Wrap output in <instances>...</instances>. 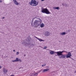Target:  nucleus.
Segmentation results:
<instances>
[{
  "label": "nucleus",
  "mask_w": 76,
  "mask_h": 76,
  "mask_svg": "<svg viewBox=\"0 0 76 76\" xmlns=\"http://www.w3.org/2000/svg\"><path fill=\"white\" fill-rule=\"evenodd\" d=\"M22 44H23V45H25V42H23L22 43Z\"/></svg>",
  "instance_id": "23"
},
{
  "label": "nucleus",
  "mask_w": 76,
  "mask_h": 76,
  "mask_svg": "<svg viewBox=\"0 0 76 76\" xmlns=\"http://www.w3.org/2000/svg\"><path fill=\"white\" fill-rule=\"evenodd\" d=\"M57 54V55H56V56H58V55H59V52H55L54 51H53V54Z\"/></svg>",
  "instance_id": "12"
},
{
  "label": "nucleus",
  "mask_w": 76,
  "mask_h": 76,
  "mask_svg": "<svg viewBox=\"0 0 76 76\" xmlns=\"http://www.w3.org/2000/svg\"><path fill=\"white\" fill-rule=\"evenodd\" d=\"M33 20H32V23H32V22H33Z\"/></svg>",
  "instance_id": "29"
},
{
  "label": "nucleus",
  "mask_w": 76,
  "mask_h": 76,
  "mask_svg": "<svg viewBox=\"0 0 76 76\" xmlns=\"http://www.w3.org/2000/svg\"><path fill=\"white\" fill-rule=\"evenodd\" d=\"M50 54H51L52 55L53 54H54V51H53V50H51L50 51Z\"/></svg>",
  "instance_id": "17"
},
{
  "label": "nucleus",
  "mask_w": 76,
  "mask_h": 76,
  "mask_svg": "<svg viewBox=\"0 0 76 76\" xmlns=\"http://www.w3.org/2000/svg\"><path fill=\"white\" fill-rule=\"evenodd\" d=\"M42 12L43 13H46V14H51V12L48 11L47 8L44 9L43 8H42Z\"/></svg>",
  "instance_id": "4"
},
{
  "label": "nucleus",
  "mask_w": 76,
  "mask_h": 76,
  "mask_svg": "<svg viewBox=\"0 0 76 76\" xmlns=\"http://www.w3.org/2000/svg\"><path fill=\"white\" fill-rule=\"evenodd\" d=\"M59 58H66H66H71V56H72V54H71V53L70 52H69L68 53V54L66 55H58Z\"/></svg>",
  "instance_id": "2"
},
{
  "label": "nucleus",
  "mask_w": 76,
  "mask_h": 76,
  "mask_svg": "<svg viewBox=\"0 0 76 76\" xmlns=\"http://www.w3.org/2000/svg\"><path fill=\"white\" fill-rule=\"evenodd\" d=\"M42 67H44V66H46V64H43V65H42Z\"/></svg>",
  "instance_id": "20"
},
{
  "label": "nucleus",
  "mask_w": 76,
  "mask_h": 76,
  "mask_svg": "<svg viewBox=\"0 0 76 76\" xmlns=\"http://www.w3.org/2000/svg\"><path fill=\"white\" fill-rule=\"evenodd\" d=\"M58 52H59V55H62V54H63L62 53L63 52H66V53H67V52L64 50L63 51H59Z\"/></svg>",
  "instance_id": "9"
},
{
  "label": "nucleus",
  "mask_w": 76,
  "mask_h": 76,
  "mask_svg": "<svg viewBox=\"0 0 76 76\" xmlns=\"http://www.w3.org/2000/svg\"><path fill=\"white\" fill-rule=\"evenodd\" d=\"M16 53H17L16 55H18V54H19V53L18 52H17Z\"/></svg>",
  "instance_id": "22"
},
{
  "label": "nucleus",
  "mask_w": 76,
  "mask_h": 76,
  "mask_svg": "<svg viewBox=\"0 0 76 76\" xmlns=\"http://www.w3.org/2000/svg\"><path fill=\"white\" fill-rule=\"evenodd\" d=\"M41 1H45V0H41Z\"/></svg>",
  "instance_id": "26"
},
{
  "label": "nucleus",
  "mask_w": 76,
  "mask_h": 76,
  "mask_svg": "<svg viewBox=\"0 0 76 76\" xmlns=\"http://www.w3.org/2000/svg\"><path fill=\"white\" fill-rule=\"evenodd\" d=\"M50 35V32H48V31H46L45 32V35L46 37H48L49 35Z\"/></svg>",
  "instance_id": "6"
},
{
  "label": "nucleus",
  "mask_w": 76,
  "mask_h": 76,
  "mask_svg": "<svg viewBox=\"0 0 76 76\" xmlns=\"http://www.w3.org/2000/svg\"><path fill=\"white\" fill-rule=\"evenodd\" d=\"M0 32H1V33H2V32H1V31H0Z\"/></svg>",
  "instance_id": "31"
},
{
  "label": "nucleus",
  "mask_w": 76,
  "mask_h": 76,
  "mask_svg": "<svg viewBox=\"0 0 76 76\" xmlns=\"http://www.w3.org/2000/svg\"><path fill=\"white\" fill-rule=\"evenodd\" d=\"M37 19H38V20H35L34 21V24L31 23V26H39V25H40V24L42 23V21L41 19L39 18H37Z\"/></svg>",
  "instance_id": "1"
},
{
  "label": "nucleus",
  "mask_w": 76,
  "mask_h": 76,
  "mask_svg": "<svg viewBox=\"0 0 76 76\" xmlns=\"http://www.w3.org/2000/svg\"><path fill=\"white\" fill-rule=\"evenodd\" d=\"M49 69H45L43 70L42 71L43 73H45L46 72H48V71H49Z\"/></svg>",
  "instance_id": "11"
},
{
  "label": "nucleus",
  "mask_w": 76,
  "mask_h": 76,
  "mask_svg": "<svg viewBox=\"0 0 76 76\" xmlns=\"http://www.w3.org/2000/svg\"><path fill=\"white\" fill-rule=\"evenodd\" d=\"M24 57H25L26 56V54L24 55Z\"/></svg>",
  "instance_id": "28"
},
{
  "label": "nucleus",
  "mask_w": 76,
  "mask_h": 76,
  "mask_svg": "<svg viewBox=\"0 0 76 76\" xmlns=\"http://www.w3.org/2000/svg\"><path fill=\"white\" fill-rule=\"evenodd\" d=\"M28 42H30V41H31V38L30 37H29L28 38Z\"/></svg>",
  "instance_id": "18"
},
{
  "label": "nucleus",
  "mask_w": 76,
  "mask_h": 76,
  "mask_svg": "<svg viewBox=\"0 0 76 76\" xmlns=\"http://www.w3.org/2000/svg\"><path fill=\"white\" fill-rule=\"evenodd\" d=\"M3 72L4 73V74H6V73L7 72V70L6 69H5L4 68Z\"/></svg>",
  "instance_id": "8"
},
{
  "label": "nucleus",
  "mask_w": 76,
  "mask_h": 76,
  "mask_svg": "<svg viewBox=\"0 0 76 76\" xmlns=\"http://www.w3.org/2000/svg\"><path fill=\"white\" fill-rule=\"evenodd\" d=\"M2 19H4V17L2 18Z\"/></svg>",
  "instance_id": "30"
},
{
  "label": "nucleus",
  "mask_w": 76,
  "mask_h": 76,
  "mask_svg": "<svg viewBox=\"0 0 76 76\" xmlns=\"http://www.w3.org/2000/svg\"><path fill=\"white\" fill-rule=\"evenodd\" d=\"M53 9L56 10V9L57 10H58L59 9V7H53Z\"/></svg>",
  "instance_id": "15"
},
{
  "label": "nucleus",
  "mask_w": 76,
  "mask_h": 76,
  "mask_svg": "<svg viewBox=\"0 0 76 76\" xmlns=\"http://www.w3.org/2000/svg\"><path fill=\"white\" fill-rule=\"evenodd\" d=\"M2 1V0H0V3H1Z\"/></svg>",
  "instance_id": "24"
},
{
  "label": "nucleus",
  "mask_w": 76,
  "mask_h": 76,
  "mask_svg": "<svg viewBox=\"0 0 76 76\" xmlns=\"http://www.w3.org/2000/svg\"><path fill=\"white\" fill-rule=\"evenodd\" d=\"M68 31H69V30Z\"/></svg>",
  "instance_id": "32"
},
{
  "label": "nucleus",
  "mask_w": 76,
  "mask_h": 76,
  "mask_svg": "<svg viewBox=\"0 0 76 76\" xmlns=\"http://www.w3.org/2000/svg\"><path fill=\"white\" fill-rule=\"evenodd\" d=\"M12 62H17L18 61H20V62H22V60L20 59H19L18 58H16V60H12Z\"/></svg>",
  "instance_id": "5"
},
{
  "label": "nucleus",
  "mask_w": 76,
  "mask_h": 76,
  "mask_svg": "<svg viewBox=\"0 0 76 76\" xmlns=\"http://www.w3.org/2000/svg\"><path fill=\"white\" fill-rule=\"evenodd\" d=\"M34 73H33V76H37L38 75V73H36L35 74H34Z\"/></svg>",
  "instance_id": "19"
},
{
  "label": "nucleus",
  "mask_w": 76,
  "mask_h": 76,
  "mask_svg": "<svg viewBox=\"0 0 76 76\" xmlns=\"http://www.w3.org/2000/svg\"><path fill=\"white\" fill-rule=\"evenodd\" d=\"M13 51H14V52H15V50H13Z\"/></svg>",
  "instance_id": "27"
},
{
  "label": "nucleus",
  "mask_w": 76,
  "mask_h": 76,
  "mask_svg": "<svg viewBox=\"0 0 76 76\" xmlns=\"http://www.w3.org/2000/svg\"><path fill=\"white\" fill-rule=\"evenodd\" d=\"M62 5L63 6H64V7H67V4L66 3H65L64 4H62Z\"/></svg>",
  "instance_id": "14"
},
{
  "label": "nucleus",
  "mask_w": 76,
  "mask_h": 76,
  "mask_svg": "<svg viewBox=\"0 0 76 76\" xmlns=\"http://www.w3.org/2000/svg\"><path fill=\"white\" fill-rule=\"evenodd\" d=\"M46 48H47V47H46V46H45V49H46Z\"/></svg>",
  "instance_id": "25"
},
{
  "label": "nucleus",
  "mask_w": 76,
  "mask_h": 76,
  "mask_svg": "<svg viewBox=\"0 0 76 76\" xmlns=\"http://www.w3.org/2000/svg\"><path fill=\"white\" fill-rule=\"evenodd\" d=\"M40 25L41 28H43V27L44 26V24L43 23H42V24L40 23Z\"/></svg>",
  "instance_id": "13"
},
{
  "label": "nucleus",
  "mask_w": 76,
  "mask_h": 76,
  "mask_svg": "<svg viewBox=\"0 0 76 76\" xmlns=\"http://www.w3.org/2000/svg\"><path fill=\"white\" fill-rule=\"evenodd\" d=\"M35 18H37V17H35L34 18H32V20H34L35 19Z\"/></svg>",
  "instance_id": "21"
},
{
  "label": "nucleus",
  "mask_w": 76,
  "mask_h": 76,
  "mask_svg": "<svg viewBox=\"0 0 76 76\" xmlns=\"http://www.w3.org/2000/svg\"><path fill=\"white\" fill-rule=\"evenodd\" d=\"M13 0L15 4H16V5H18L19 3H18V1L16 0Z\"/></svg>",
  "instance_id": "7"
},
{
  "label": "nucleus",
  "mask_w": 76,
  "mask_h": 76,
  "mask_svg": "<svg viewBox=\"0 0 76 76\" xmlns=\"http://www.w3.org/2000/svg\"><path fill=\"white\" fill-rule=\"evenodd\" d=\"M30 5L32 6H36L38 5V2H37L35 0H31V2H29Z\"/></svg>",
  "instance_id": "3"
},
{
  "label": "nucleus",
  "mask_w": 76,
  "mask_h": 76,
  "mask_svg": "<svg viewBox=\"0 0 76 76\" xmlns=\"http://www.w3.org/2000/svg\"><path fill=\"white\" fill-rule=\"evenodd\" d=\"M66 33L65 32H63L61 33V35H66Z\"/></svg>",
  "instance_id": "16"
},
{
  "label": "nucleus",
  "mask_w": 76,
  "mask_h": 76,
  "mask_svg": "<svg viewBox=\"0 0 76 76\" xmlns=\"http://www.w3.org/2000/svg\"><path fill=\"white\" fill-rule=\"evenodd\" d=\"M35 38H37V39H38V40H39V41H40V42H41L42 41H44V40H42L41 39H39V38H38V37H35Z\"/></svg>",
  "instance_id": "10"
}]
</instances>
